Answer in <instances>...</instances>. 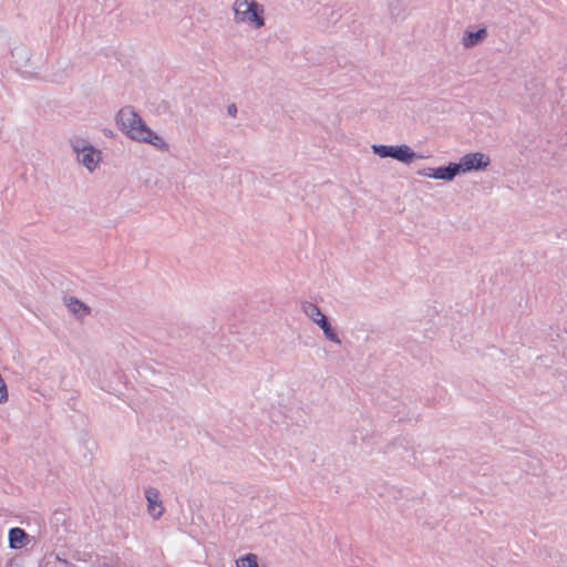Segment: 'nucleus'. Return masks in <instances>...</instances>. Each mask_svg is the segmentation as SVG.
<instances>
[{"label": "nucleus", "instance_id": "1", "mask_svg": "<svg viewBox=\"0 0 567 567\" xmlns=\"http://www.w3.org/2000/svg\"><path fill=\"white\" fill-rule=\"evenodd\" d=\"M234 21L254 29L265 25V8L256 0H235L233 4Z\"/></svg>", "mask_w": 567, "mask_h": 567}, {"label": "nucleus", "instance_id": "2", "mask_svg": "<svg viewBox=\"0 0 567 567\" xmlns=\"http://www.w3.org/2000/svg\"><path fill=\"white\" fill-rule=\"evenodd\" d=\"M72 151L76 154V161L89 172H94L101 162V151L95 148L87 140L74 135L69 140Z\"/></svg>", "mask_w": 567, "mask_h": 567}, {"label": "nucleus", "instance_id": "3", "mask_svg": "<svg viewBox=\"0 0 567 567\" xmlns=\"http://www.w3.org/2000/svg\"><path fill=\"white\" fill-rule=\"evenodd\" d=\"M116 124L133 141H137L147 126L138 113L131 106H124L117 112Z\"/></svg>", "mask_w": 567, "mask_h": 567}, {"label": "nucleus", "instance_id": "4", "mask_svg": "<svg viewBox=\"0 0 567 567\" xmlns=\"http://www.w3.org/2000/svg\"><path fill=\"white\" fill-rule=\"evenodd\" d=\"M372 151L378 156L385 158V157H392L401 163L410 164L413 162L414 158L422 156L416 154L410 146L403 144V145H372Z\"/></svg>", "mask_w": 567, "mask_h": 567}, {"label": "nucleus", "instance_id": "5", "mask_svg": "<svg viewBox=\"0 0 567 567\" xmlns=\"http://www.w3.org/2000/svg\"><path fill=\"white\" fill-rule=\"evenodd\" d=\"M457 166L458 174H465L472 171H484L491 164V158L488 155L474 152L467 153L460 158L458 163H455Z\"/></svg>", "mask_w": 567, "mask_h": 567}, {"label": "nucleus", "instance_id": "6", "mask_svg": "<svg viewBox=\"0 0 567 567\" xmlns=\"http://www.w3.org/2000/svg\"><path fill=\"white\" fill-rule=\"evenodd\" d=\"M419 175L435 179H443V181H453L457 175V166L455 163H450L447 166H441V167H427L420 169L417 172Z\"/></svg>", "mask_w": 567, "mask_h": 567}, {"label": "nucleus", "instance_id": "7", "mask_svg": "<svg viewBox=\"0 0 567 567\" xmlns=\"http://www.w3.org/2000/svg\"><path fill=\"white\" fill-rule=\"evenodd\" d=\"M145 498L147 501V512L148 514L157 519L164 513V505L161 499V493L155 487H147L145 489Z\"/></svg>", "mask_w": 567, "mask_h": 567}, {"label": "nucleus", "instance_id": "8", "mask_svg": "<svg viewBox=\"0 0 567 567\" xmlns=\"http://www.w3.org/2000/svg\"><path fill=\"white\" fill-rule=\"evenodd\" d=\"M137 142L151 144L156 150L162 151V152H168V150H169L168 143L165 142V140L162 136H159L156 132L151 130L148 126H146V128L144 130L143 134L140 136Z\"/></svg>", "mask_w": 567, "mask_h": 567}, {"label": "nucleus", "instance_id": "9", "mask_svg": "<svg viewBox=\"0 0 567 567\" xmlns=\"http://www.w3.org/2000/svg\"><path fill=\"white\" fill-rule=\"evenodd\" d=\"M487 37L486 28H481L477 31L466 30L462 37V44L465 48H474L482 43Z\"/></svg>", "mask_w": 567, "mask_h": 567}, {"label": "nucleus", "instance_id": "10", "mask_svg": "<svg viewBox=\"0 0 567 567\" xmlns=\"http://www.w3.org/2000/svg\"><path fill=\"white\" fill-rule=\"evenodd\" d=\"M66 307L70 312L82 319L91 313V309L87 305L76 299L75 297H69L66 300Z\"/></svg>", "mask_w": 567, "mask_h": 567}, {"label": "nucleus", "instance_id": "11", "mask_svg": "<svg viewBox=\"0 0 567 567\" xmlns=\"http://www.w3.org/2000/svg\"><path fill=\"white\" fill-rule=\"evenodd\" d=\"M317 324L321 328L326 339L336 344H341V339L339 338L338 333L332 329L331 323L327 317L319 318L317 320Z\"/></svg>", "mask_w": 567, "mask_h": 567}, {"label": "nucleus", "instance_id": "12", "mask_svg": "<svg viewBox=\"0 0 567 567\" xmlns=\"http://www.w3.org/2000/svg\"><path fill=\"white\" fill-rule=\"evenodd\" d=\"M317 324L321 328L326 339L336 344H341V339L339 338L338 333L332 329L331 323L327 317L319 318L317 320Z\"/></svg>", "mask_w": 567, "mask_h": 567}, {"label": "nucleus", "instance_id": "13", "mask_svg": "<svg viewBox=\"0 0 567 567\" xmlns=\"http://www.w3.org/2000/svg\"><path fill=\"white\" fill-rule=\"evenodd\" d=\"M31 542H35V537L30 534H9V546L13 549H20Z\"/></svg>", "mask_w": 567, "mask_h": 567}, {"label": "nucleus", "instance_id": "14", "mask_svg": "<svg viewBox=\"0 0 567 567\" xmlns=\"http://www.w3.org/2000/svg\"><path fill=\"white\" fill-rule=\"evenodd\" d=\"M301 310L302 312L317 324V320L321 317H326L321 309L313 302L310 301H302L301 302Z\"/></svg>", "mask_w": 567, "mask_h": 567}, {"label": "nucleus", "instance_id": "15", "mask_svg": "<svg viewBox=\"0 0 567 567\" xmlns=\"http://www.w3.org/2000/svg\"><path fill=\"white\" fill-rule=\"evenodd\" d=\"M227 113L231 116V117H236L237 115V106L235 104H230L228 105L227 107Z\"/></svg>", "mask_w": 567, "mask_h": 567}, {"label": "nucleus", "instance_id": "16", "mask_svg": "<svg viewBox=\"0 0 567 567\" xmlns=\"http://www.w3.org/2000/svg\"><path fill=\"white\" fill-rule=\"evenodd\" d=\"M8 532L16 533V532H24V530L20 527H10Z\"/></svg>", "mask_w": 567, "mask_h": 567}]
</instances>
